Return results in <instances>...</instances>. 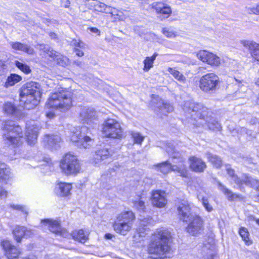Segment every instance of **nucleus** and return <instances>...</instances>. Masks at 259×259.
Segmentation results:
<instances>
[{"instance_id":"obj_60","label":"nucleus","mask_w":259,"mask_h":259,"mask_svg":"<svg viewBox=\"0 0 259 259\" xmlns=\"http://www.w3.org/2000/svg\"><path fill=\"white\" fill-rule=\"evenodd\" d=\"M113 237V235L111 234H106L105 235V238L108 239H111Z\"/></svg>"},{"instance_id":"obj_8","label":"nucleus","mask_w":259,"mask_h":259,"mask_svg":"<svg viewBox=\"0 0 259 259\" xmlns=\"http://www.w3.org/2000/svg\"><path fill=\"white\" fill-rule=\"evenodd\" d=\"M89 130L85 126L74 127L70 131V140L77 142L78 146L87 149L93 142L92 139L88 135Z\"/></svg>"},{"instance_id":"obj_2","label":"nucleus","mask_w":259,"mask_h":259,"mask_svg":"<svg viewBox=\"0 0 259 259\" xmlns=\"http://www.w3.org/2000/svg\"><path fill=\"white\" fill-rule=\"evenodd\" d=\"M186 112L191 114L196 122L194 123L196 126L207 127L209 130L212 131H220L221 126L220 124L214 119H213L211 115V113L208 109L199 104L190 103Z\"/></svg>"},{"instance_id":"obj_41","label":"nucleus","mask_w":259,"mask_h":259,"mask_svg":"<svg viewBox=\"0 0 259 259\" xmlns=\"http://www.w3.org/2000/svg\"><path fill=\"white\" fill-rule=\"evenodd\" d=\"M157 107L159 108L160 113L164 115H166L167 113L172 112L174 109L171 105L164 103L163 102H159L158 103Z\"/></svg>"},{"instance_id":"obj_22","label":"nucleus","mask_w":259,"mask_h":259,"mask_svg":"<svg viewBox=\"0 0 259 259\" xmlns=\"http://www.w3.org/2000/svg\"><path fill=\"white\" fill-rule=\"evenodd\" d=\"M152 203L158 207H163L166 203L165 193L161 191H154L151 198Z\"/></svg>"},{"instance_id":"obj_24","label":"nucleus","mask_w":259,"mask_h":259,"mask_svg":"<svg viewBox=\"0 0 259 259\" xmlns=\"http://www.w3.org/2000/svg\"><path fill=\"white\" fill-rule=\"evenodd\" d=\"M147 220H143L141 221L140 226L137 230L135 234L134 235V241L135 242H140L143 240L144 238L146 237L148 234V229L145 228L147 225Z\"/></svg>"},{"instance_id":"obj_21","label":"nucleus","mask_w":259,"mask_h":259,"mask_svg":"<svg viewBox=\"0 0 259 259\" xmlns=\"http://www.w3.org/2000/svg\"><path fill=\"white\" fill-rule=\"evenodd\" d=\"M190 169L196 172H202L206 168V164L201 158L195 156L190 157Z\"/></svg>"},{"instance_id":"obj_47","label":"nucleus","mask_w":259,"mask_h":259,"mask_svg":"<svg viewBox=\"0 0 259 259\" xmlns=\"http://www.w3.org/2000/svg\"><path fill=\"white\" fill-rule=\"evenodd\" d=\"M99 7L101 8V9L100 10V11L104 12L106 14H111V13H113L111 12L112 8H111L109 6H108L104 4H101L99 5Z\"/></svg>"},{"instance_id":"obj_29","label":"nucleus","mask_w":259,"mask_h":259,"mask_svg":"<svg viewBox=\"0 0 259 259\" xmlns=\"http://www.w3.org/2000/svg\"><path fill=\"white\" fill-rule=\"evenodd\" d=\"M72 189V185L71 184L66 183H60L58 185V187L57 190V194L58 195L64 197L70 194V191Z\"/></svg>"},{"instance_id":"obj_19","label":"nucleus","mask_w":259,"mask_h":259,"mask_svg":"<svg viewBox=\"0 0 259 259\" xmlns=\"http://www.w3.org/2000/svg\"><path fill=\"white\" fill-rule=\"evenodd\" d=\"M79 115L80 119L88 124L93 122L97 119L96 112L93 108H81Z\"/></svg>"},{"instance_id":"obj_7","label":"nucleus","mask_w":259,"mask_h":259,"mask_svg":"<svg viewBox=\"0 0 259 259\" xmlns=\"http://www.w3.org/2000/svg\"><path fill=\"white\" fill-rule=\"evenodd\" d=\"M134 219L135 215L132 211L122 212L117 216L113 228L117 233L125 235L131 230Z\"/></svg>"},{"instance_id":"obj_25","label":"nucleus","mask_w":259,"mask_h":259,"mask_svg":"<svg viewBox=\"0 0 259 259\" xmlns=\"http://www.w3.org/2000/svg\"><path fill=\"white\" fill-rule=\"evenodd\" d=\"M13 234L15 239L17 242L20 243L24 236H30L31 234V231L27 230L25 227L17 226L13 230Z\"/></svg>"},{"instance_id":"obj_30","label":"nucleus","mask_w":259,"mask_h":259,"mask_svg":"<svg viewBox=\"0 0 259 259\" xmlns=\"http://www.w3.org/2000/svg\"><path fill=\"white\" fill-rule=\"evenodd\" d=\"M11 178L9 167L3 163H0V182H7Z\"/></svg>"},{"instance_id":"obj_16","label":"nucleus","mask_w":259,"mask_h":259,"mask_svg":"<svg viewBox=\"0 0 259 259\" xmlns=\"http://www.w3.org/2000/svg\"><path fill=\"white\" fill-rule=\"evenodd\" d=\"M197 56L199 59L211 66H219L220 59L216 55L205 50L199 51Z\"/></svg>"},{"instance_id":"obj_56","label":"nucleus","mask_w":259,"mask_h":259,"mask_svg":"<svg viewBox=\"0 0 259 259\" xmlns=\"http://www.w3.org/2000/svg\"><path fill=\"white\" fill-rule=\"evenodd\" d=\"M84 44L82 42L81 40H78V44L77 45V47L80 48H84Z\"/></svg>"},{"instance_id":"obj_37","label":"nucleus","mask_w":259,"mask_h":259,"mask_svg":"<svg viewBox=\"0 0 259 259\" xmlns=\"http://www.w3.org/2000/svg\"><path fill=\"white\" fill-rule=\"evenodd\" d=\"M3 109L5 113L8 115H15L17 112V108L14 104L7 102L4 104Z\"/></svg>"},{"instance_id":"obj_9","label":"nucleus","mask_w":259,"mask_h":259,"mask_svg":"<svg viewBox=\"0 0 259 259\" xmlns=\"http://www.w3.org/2000/svg\"><path fill=\"white\" fill-rule=\"evenodd\" d=\"M60 167L62 171L66 175H75L80 170L78 159L70 152L64 155L60 162Z\"/></svg>"},{"instance_id":"obj_27","label":"nucleus","mask_w":259,"mask_h":259,"mask_svg":"<svg viewBox=\"0 0 259 259\" xmlns=\"http://www.w3.org/2000/svg\"><path fill=\"white\" fill-rule=\"evenodd\" d=\"M44 141L48 148L56 149L59 146L61 138L57 135H46L44 138Z\"/></svg>"},{"instance_id":"obj_32","label":"nucleus","mask_w":259,"mask_h":259,"mask_svg":"<svg viewBox=\"0 0 259 259\" xmlns=\"http://www.w3.org/2000/svg\"><path fill=\"white\" fill-rule=\"evenodd\" d=\"M226 166V171L227 174L230 176V177H232L234 182L238 185L239 188L241 190H243V187H242V181L240 178H238V177L235 175L234 170L231 168V166L229 164H227Z\"/></svg>"},{"instance_id":"obj_54","label":"nucleus","mask_w":259,"mask_h":259,"mask_svg":"<svg viewBox=\"0 0 259 259\" xmlns=\"http://www.w3.org/2000/svg\"><path fill=\"white\" fill-rule=\"evenodd\" d=\"M111 12H113L112 13H111L112 16H118V11L116 9L112 8Z\"/></svg>"},{"instance_id":"obj_6","label":"nucleus","mask_w":259,"mask_h":259,"mask_svg":"<svg viewBox=\"0 0 259 259\" xmlns=\"http://www.w3.org/2000/svg\"><path fill=\"white\" fill-rule=\"evenodd\" d=\"M2 129L6 133L3 134V139L8 145L18 146L20 143L21 138L23 136L21 127L16 125L12 120L5 121L3 122Z\"/></svg>"},{"instance_id":"obj_4","label":"nucleus","mask_w":259,"mask_h":259,"mask_svg":"<svg viewBox=\"0 0 259 259\" xmlns=\"http://www.w3.org/2000/svg\"><path fill=\"white\" fill-rule=\"evenodd\" d=\"M39 83L31 81L25 83L20 94L21 101L24 102V108L30 110L36 106L39 102L40 93Z\"/></svg>"},{"instance_id":"obj_20","label":"nucleus","mask_w":259,"mask_h":259,"mask_svg":"<svg viewBox=\"0 0 259 259\" xmlns=\"http://www.w3.org/2000/svg\"><path fill=\"white\" fill-rule=\"evenodd\" d=\"M243 47L248 49L254 60L259 62V44L250 40H243L240 41Z\"/></svg>"},{"instance_id":"obj_40","label":"nucleus","mask_w":259,"mask_h":259,"mask_svg":"<svg viewBox=\"0 0 259 259\" xmlns=\"http://www.w3.org/2000/svg\"><path fill=\"white\" fill-rule=\"evenodd\" d=\"M242 184H245L255 189H258L259 187V181L253 178L245 176L244 179L242 180Z\"/></svg>"},{"instance_id":"obj_11","label":"nucleus","mask_w":259,"mask_h":259,"mask_svg":"<svg viewBox=\"0 0 259 259\" xmlns=\"http://www.w3.org/2000/svg\"><path fill=\"white\" fill-rule=\"evenodd\" d=\"M220 83L219 76L213 73H208L203 75L199 80V88L205 93L215 92Z\"/></svg>"},{"instance_id":"obj_50","label":"nucleus","mask_w":259,"mask_h":259,"mask_svg":"<svg viewBox=\"0 0 259 259\" xmlns=\"http://www.w3.org/2000/svg\"><path fill=\"white\" fill-rule=\"evenodd\" d=\"M7 192L0 187V198L3 199L7 197Z\"/></svg>"},{"instance_id":"obj_61","label":"nucleus","mask_w":259,"mask_h":259,"mask_svg":"<svg viewBox=\"0 0 259 259\" xmlns=\"http://www.w3.org/2000/svg\"><path fill=\"white\" fill-rule=\"evenodd\" d=\"M255 84L257 86V87H259V77H257L255 80Z\"/></svg>"},{"instance_id":"obj_38","label":"nucleus","mask_w":259,"mask_h":259,"mask_svg":"<svg viewBox=\"0 0 259 259\" xmlns=\"http://www.w3.org/2000/svg\"><path fill=\"white\" fill-rule=\"evenodd\" d=\"M110 156V152L107 148H102L96 152L95 159L98 161H101L107 158Z\"/></svg>"},{"instance_id":"obj_63","label":"nucleus","mask_w":259,"mask_h":259,"mask_svg":"<svg viewBox=\"0 0 259 259\" xmlns=\"http://www.w3.org/2000/svg\"><path fill=\"white\" fill-rule=\"evenodd\" d=\"M23 259H37V258L36 257H28V258H23Z\"/></svg>"},{"instance_id":"obj_26","label":"nucleus","mask_w":259,"mask_h":259,"mask_svg":"<svg viewBox=\"0 0 259 259\" xmlns=\"http://www.w3.org/2000/svg\"><path fill=\"white\" fill-rule=\"evenodd\" d=\"M9 44L12 48L15 50L21 51L29 55H33L34 54V49L26 44L19 41H11Z\"/></svg>"},{"instance_id":"obj_10","label":"nucleus","mask_w":259,"mask_h":259,"mask_svg":"<svg viewBox=\"0 0 259 259\" xmlns=\"http://www.w3.org/2000/svg\"><path fill=\"white\" fill-rule=\"evenodd\" d=\"M102 132L105 136L112 139H120L122 136V130L120 123L116 120L109 118L103 124Z\"/></svg>"},{"instance_id":"obj_17","label":"nucleus","mask_w":259,"mask_h":259,"mask_svg":"<svg viewBox=\"0 0 259 259\" xmlns=\"http://www.w3.org/2000/svg\"><path fill=\"white\" fill-rule=\"evenodd\" d=\"M39 130V126L34 123L27 124L26 137L28 144L33 145L35 144Z\"/></svg>"},{"instance_id":"obj_48","label":"nucleus","mask_w":259,"mask_h":259,"mask_svg":"<svg viewBox=\"0 0 259 259\" xmlns=\"http://www.w3.org/2000/svg\"><path fill=\"white\" fill-rule=\"evenodd\" d=\"M11 207L13 208L14 209L20 210L22 212H24L25 214H27V212L25 208H24V206L20 205H11Z\"/></svg>"},{"instance_id":"obj_18","label":"nucleus","mask_w":259,"mask_h":259,"mask_svg":"<svg viewBox=\"0 0 259 259\" xmlns=\"http://www.w3.org/2000/svg\"><path fill=\"white\" fill-rule=\"evenodd\" d=\"M1 245L8 259H16L21 253L20 250L14 245H12L9 241H3L1 242Z\"/></svg>"},{"instance_id":"obj_3","label":"nucleus","mask_w":259,"mask_h":259,"mask_svg":"<svg viewBox=\"0 0 259 259\" xmlns=\"http://www.w3.org/2000/svg\"><path fill=\"white\" fill-rule=\"evenodd\" d=\"M166 152L174 159H178V161H173L171 164L168 161H165L156 165L158 171L163 174H167L170 171H176L183 177H187V170L185 164L184 159L181 157L180 153L175 150L172 144L168 143L166 146Z\"/></svg>"},{"instance_id":"obj_34","label":"nucleus","mask_w":259,"mask_h":259,"mask_svg":"<svg viewBox=\"0 0 259 259\" xmlns=\"http://www.w3.org/2000/svg\"><path fill=\"white\" fill-rule=\"evenodd\" d=\"M218 186L222 192L226 196L228 199L230 201H233L236 198L239 197V195L233 193L230 190L227 188L225 186H224L221 183H218Z\"/></svg>"},{"instance_id":"obj_58","label":"nucleus","mask_w":259,"mask_h":259,"mask_svg":"<svg viewBox=\"0 0 259 259\" xmlns=\"http://www.w3.org/2000/svg\"><path fill=\"white\" fill-rule=\"evenodd\" d=\"M90 30H91V31L92 32H94V33H99L100 32L99 29H97V28L92 27V28H90Z\"/></svg>"},{"instance_id":"obj_59","label":"nucleus","mask_w":259,"mask_h":259,"mask_svg":"<svg viewBox=\"0 0 259 259\" xmlns=\"http://www.w3.org/2000/svg\"><path fill=\"white\" fill-rule=\"evenodd\" d=\"M73 63L77 66L81 67L82 62L80 61H74Z\"/></svg>"},{"instance_id":"obj_62","label":"nucleus","mask_w":259,"mask_h":259,"mask_svg":"<svg viewBox=\"0 0 259 259\" xmlns=\"http://www.w3.org/2000/svg\"><path fill=\"white\" fill-rule=\"evenodd\" d=\"M66 4L65 5L64 7L65 8H67L69 6V4H70L69 1L68 0H65Z\"/></svg>"},{"instance_id":"obj_46","label":"nucleus","mask_w":259,"mask_h":259,"mask_svg":"<svg viewBox=\"0 0 259 259\" xmlns=\"http://www.w3.org/2000/svg\"><path fill=\"white\" fill-rule=\"evenodd\" d=\"M134 206L138 210L141 211H144L145 209V202L141 200L135 201L134 203Z\"/></svg>"},{"instance_id":"obj_5","label":"nucleus","mask_w":259,"mask_h":259,"mask_svg":"<svg viewBox=\"0 0 259 259\" xmlns=\"http://www.w3.org/2000/svg\"><path fill=\"white\" fill-rule=\"evenodd\" d=\"M72 93L66 90L56 92L50 96L46 106L62 112H66L72 105Z\"/></svg>"},{"instance_id":"obj_52","label":"nucleus","mask_w":259,"mask_h":259,"mask_svg":"<svg viewBox=\"0 0 259 259\" xmlns=\"http://www.w3.org/2000/svg\"><path fill=\"white\" fill-rule=\"evenodd\" d=\"M74 51L76 52V55L78 57H81L84 55L83 52L78 49H74Z\"/></svg>"},{"instance_id":"obj_31","label":"nucleus","mask_w":259,"mask_h":259,"mask_svg":"<svg viewBox=\"0 0 259 259\" xmlns=\"http://www.w3.org/2000/svg\"><path fill=\"white\" fill-rule=\"evenodd\" d=\"M72 235L74 239L82 243L88 240L89 233L88 232L85 233L82 229L73 232Z\"/></svg>"},{"instance_id":"obj_1","label":"nucleus","mask_w":259,"mask_h":259,"mask_svg":"<svg viewBox=\"0 0 259 259\" xmlns=\"http://www.w3.org/2000/svg\"><path fill=\"white\" fill-rule=\"evenodd\" d=\"M170 232L166 229H157L148 244L147 251L150 259H163L170 253L171 248L168 245Z\"/></svg>"},{"instance_id":"obj_33","label":"nucleus","mask_w":259,"mask_h":259,"mask_svg":"<svg viewBox=\"0 0 259 259\" xmlns=\"http://www.w3.org/2000/svg\"><path fill=\"white\" fill-rule=\"evenodd\" d=\"M207 160L211 162L213 166L217 168H220L222 165V160L220 157L211 153L207 152L206 154Z\"/></svg>"},{"instance_id":"obj_39","label":"nucleus","mask_w":259,"mask_h":259,"mask_svg":"<svg viewBox=\"0 0 259 259\" xmlns=\"http://www.w3.org/2000/svg\"><path fill=\"white\" fill-rule=\"evenodd\" d=\"M167 71L178 81L181 83H185L186 82V78L184 75L175 68L168 67Z\"/></svg>"},{"instance_id":"obj_55","label":"nucleus","mask_w":259,"mask_h":259,"mask_svg":"<svg viewBox=\"0 0 259 259\" xmlns=\"http://www.w3.org/2000/svg\"><path fill=\"white\" fill-rule=\"evenodd\" d=\"M48 34L52 38L55 39V38H57V34L54 32H50L48 33Z\"/></svg>"},{"instance_id":"obj_43","label":"nucleus","mask_w":259,"mask_h":259,"mask_svg":"<svg viewBox=\"0 0 259 259\" xmlns=\"http://www.w3.org/2000/svg\"><path fill=\"white\" fill-rule=\"evenodd\" d=\"M197 197L198 199L202 202L203 206L208 212H211L213 210V207L209 203L207 198H205L201 194L198 195Z\"/></svg>"},{"instance_id":"obj_28","label":"nucleus","mask_w":259,"mask_h":259,"mask_svg":"<svg viewBox=\"0 0 259 259\" xmlns=\"http://www.w3.org/2000/svg\"><path fill=\"white\" fill-rule=\"evenodd\" d=\"M41 223L53 233H57L60 231V224L58 221L47 219L41 220Z\"/></svg>"},{"instance_id":"obj_35","label":"nucleus","mask_w":259,"mask_h":259,"mask_svg":"<svg viewBox=\"0 0 259 259\" xmlns=\"http://www.w3.org/2000/svg\"><path fill=\"white\" fill-rule=\"evenodd\" d=\"M158 56L157 53H154L151 57H146L143 61L144 71L148 72L153 66V63Z\"/></svg>"},{"instance_id":"obj_53","label":"nucleus","mask_w":259,"mask_h":259,"mask_svg":"<svg viewBox=\"0 0 259 259\" xmlns=\"http://www.w3.org/2000/svg\"><path fill=\"white\" fill-rule=\"evenodd\" d=\"M47 117L49 119H52L55 116L54 113L52 112H48L46 113Z\"/></svg>"},{"instance_id":"obj_23","label":"nucleus","mask_w":259,"mask_h":259,"mask_svg":"<svg viewBox=\"0 0 259 259\" xmlns=\"http://www.w3.org/2000/svg\"><path fill=\"white\" fill-rule=\"evenodd\" d=\"M147 220H143L141 221L140 226L137 230L135 234L134 235V241L135 242H140L143 240L144 238L146 237L148 234V229L145 228L147 225Z\"/></svg>"},{"instance_id":"obj_14","label":"nucleus","mask_w":259,"mask_h":259,"mask_svg":"<svg viewBox=\"0 0 259 259\" xmlns=\"http://www.w3.org/2000/svg\"><path fill=\"white\" fill-rule=\"evenodd\" d=\"M177 211L180 219L183 222H188V219L193 216L191 213V208L189 202L185 200H181L177 204Z\"/></svg>"},{"instance_id":"obj_45","label":"nucleus","mask_w":259,"mask_h":259,"mask_svg":"<svg viewBox=\"0 0 259 259\" xmlns=\"http://www.w3.org/2000/svg\"><path fill=\"white\" fill-rule=\"evenodd\" d=\"M131 135L135 144H141L144 139V137L140 133L136 132H131Z\"/></svg>"},{"instance_id":"obj_15","label":"nucleus","mask_w":259,"mask_h":259,"mask_svg":"<svg viewBox=\"0 0 259 259\" xmlns=\"http://www.w3.org/2000/svg\"><path fill=\"white\" fill-rule=\"evenodd\" d=\"M152 6L156 11L158 18L161 21L168 18L171 14V9L167 4L155 2Z\"/></svg>"},{"instance_id":"obj_44","label":"nucleus","mask_w":259,"mask_h":259,"mask_svg":"<svg viewBox=\"0 0 259 259\" xmlns=\"http://www.w3.org/2000/svg\"><path fill=\"white\" fill-rule=\"evenodd\" d=\"M15 65L20 70L26 74H29L31 71L30 67L25 63H23L18 61H15Z\"/></svg>"},{"instance_id":"obj_64","label":"nucleus","mask_w":259,"mask_h":259,"mask_svg":"<svg viewBox=\"0 0 259 259\" xmlns=\"http://www.w3.org/2000/svg\"><path fill=\"white\" fill-rule=\"evenodd\" d=\"M255 222H256V224L259 225V219H256Z\"/></svg>"},{"instance_id":"obj_13","label":"nucleus","mask_w":259,"mask_h":259,"mask_svg":"<svg viewBox=\"0 0 259 259\" xmlns=\"http://www.w3.org/2000/svg\"><path fill=\"white\" fill-rule=\"evenodd\" d=\"M188 222L189 224L186 228V230L189 234L196 236L203 231V221L199 216L194 214L188 219Z\"/></svg>"},{"instance_id":"obj_12","label":"nucleus","mask_w":259,"mask_h":259,"mask_svg":"<svg viewBox=\"0 0 259 259\" xmlns=\"http://www.w3.org/2000/svg\"><path fill=\"white\" fill-rule=\"evenodd\" d=\"M40 49L47 54L49 57L53 58L58 65L65 67L69 64V59L67 57L54 51L48 45H40Z\"/></svg>"},{"instance_id":"obj_36","label":"nucleus","mask_w":259,"mask_h":259,"mask_svg":"<svg viewBox=\"0 0 259 259\" xmlns=\"http://www.w3.org/2000/svg\"><path fill=\"white\" fill-rule=\"evenodd\" d=\"M22 77L20 75L16 74H11L7 77V79L5 83V87L8 88L10 87L13 86L16 83L21 80Z\"/></svg>"},{"instance_id":"obj_57","label":"nucleus","mask_w":259,"mask_h":259,"mask_svg":"<svg viewBox=\"0 0 259 259\" xmlns=\"http://www.w3.org/2000/svg\"><path fill=\"white\" fill-rule=\"evenodd\" d=\"M71 44L73 46H74L75 47H77V45L78 44V41H77L76 39H73L71 41Z\"/></svg>"},{"instance_id":"obj_49","label":"nucleus","mask_w":259,"mask_h":259,"mask_svg":"<svg viewBox=\"0 0 259 259\" xmlns=\"http://www.w3.org/2000/svg\"><path fill=\"white\" fill-rule=\"evenodd\" d=\"M162 32L167 37H174L175 36L174 32L169 31L166 28H163Z\"/></svg>"},{"instance_id":"obj_51","label":"nucleus","mask_w":259,"mask_h":259,"mask_svg":"<svg viewBox=\"0 0 259 259\" xmlns=\"http://www.w3.org/2000/svg\"><path fill=\"white\" fill-rule=\"evenodd\" d=\"M250 11L254 14L259 15V5H257L255 8H251Z\"/></svg>"},{"instance_id":"obj_42","label":"nucleus","mask_w":259,"mask_h":259,"mask_svg":"<svg viewBox=\"0 0 259 259\" xmlns=\"http://www.w3.org/2000/svg\"><path fill=\"white\" fill-rule=\"evenodd\" d=\"M239 234L246 245H249L252 243V241L249 239V233L246 228L241 227L239 230Z\"/></svg>"}]
</instances>
